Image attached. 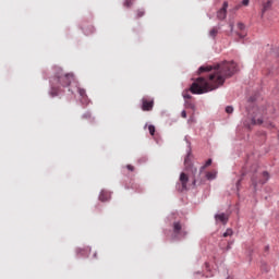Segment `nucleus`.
<instances>
[{
	"mask_svg": "<svg viewBox=\"0 0 279 279\" xmlns=\"http://www.w3.org/2000/svg\"><path fill=\"white\" fill-rule=\"evenodd\" d=\"M179 182H180V183L177 184L178 191H180V192L182 193L183 191H187V190H189V187H187V184H189V174L182 172V173L180 174Z\"/></svg>",
	"mask_w": 279,
	"mask_h": 279,
	"instance_id": "obj_4",
	"label": "nucleus"
},
{
	"mask_svg": "<svg viewBox=\"0 0 279 279\" xmlns=\"http://www.w3.org/2000/svg\"><path fill=\"white\" fill-rule=\"evenodd\" d=\"M195 184H197V179L193 180V186H195Z\"/></svg>",
	"mask_w": 279,
	"mask_h": 279,
	"instance_id": "obj_30",
	"label": "nucleus"
},
{
	"mask_svg": "<svg viewBox=\"0 0 279 279\" xmlns=\"http://www.w3.org/2000/svg\"><path fill=\"white\" fill-rule=\"evenodd\" d=\"M226 16H228V2H223L222 8L217 12L219 21L226 20Z\"/></svg>",
	"mask_w": 279,
	"mask_h": 279,
	"instance_id": "obj_7",
	"label": "nucleus"
},
{
	"mask_svg": "<svg viewBox=\"0 0 279 279\" xmlns=\"http://www.w3.org/2000/svg\"><path fill=\"white\" fill-rule=\"evenodd\" d=\"M226 112H227V114H232V112H234V108L232 106H228L226 108Z\"/></svg>",
	"mask_w": 279,
	"mask_h": 279,
	"instance_id": "obj_21",
	"label": "nucleus"
},
{
	"mask_svg": "<svg viewBox=\"0 0 279 279\" xmlns=\"http://www.w3.org/2000/svg\"><path fill=\"white\" fill-rule=\"evenodd\" d=\"M194 172L197 173V168H194Z\"/></svg>",
	"mask_w": 279,
	"mask_h": 279,
	"instance_id": "obj_33",
	"label": "nucleus"
},
{
	"mask_svg": "<svg viewBox=\"0 0 279 279\" xmlns=\"http://www.w3.org/2000/svg\"><path fill=\"white\" fill-rule=\"evenodd\" d=\"M269 181V172L264 171L262 173L253 174L252 177V185L254 186L255 191L258 186H263V184H267Z\"/></svg>",
	"mask_w": 279,
	"mask_h": 279,
	"instance_id": "obj_3",
	"label": "nucleus"
},
{
	"mask_svg": "<svg viewBox=\"0 0 279 279\" xmlns=\"http://www.w3.org/2000/svg\"><path fill=\"white\" fill-rule=\"evenodd\" d=\"M83 119H90V113H85V114L83 116Z\"/></svg>",
	"mask_w": 279,
	"mask_h": 279,
	"instance_id": "obj_27",
	"label": "nucleus"
},
{
	"mask_svg": "<svg viewBox=\"0 0 279 279\" xmlns=\"http://www.w3.org/2000/svg\"><path fill=\"white\" fill-rule=\"evenodd\" d=\"M142 110L144 112H151L154 110V98H142Z\"/></svg>",
	"mask_w": 279,
	"mask_h": 279,
	"instance_id": "obj_6",
	"label": "nucleus"
},
{
	"mask_svg": "<svg viewBox=\"0 0 279 279\" xmlns=\"http://www.w3.org/2000/svg\"><path fill=\"white\" fill-rule=\"evenodd\" d=\"M258 114H254L251 119L244 121L245 128L252 130V125H263V118H257Z\"/></svg>",
	"mask_w": 279,
	"mask_h": 279,
	"instance_id": "obj_5",
	"label": "nucleus"
},
{
	"mask_svg": "<svg viewBox=\"0 0 279 279\" xmlns=\"http://www.w3.org/2000/svg\"><path fill=\"white\" fill-rule=\"evenodd\" d=\"M217 34H219V29H217L216 27L211 28L210 32H209V36L211 38H216Z\"/></svg>",
	"mask_w": 279,
	"mask_h": 279,
	"instance_id": "obj_14",
	"label": "nucleus"
},
{
	"mask_svg": "<svg viewBox=\"0 0 279 279\" xmlns=\"http://www.w3.org/2000/svg\"><path fill=\"white\" fill-rule=\"evenodd\" d=\"M213 165V159H208L204 166L201 167V172L206 169V167H210Z\"/></svg>",
	"mask_w": 279,
	"mask_h": 279,
	"instance_id": "obj_17",
	"label": "nucleus"
},
{
	"mask_svg": "<svg viewBox=\"0 0 279 279\" xmlns=\"http://www.w3.org/2000/svg\"><path fill=\"white\" fill-rule=\"evenodd\" d=\"M73 82H75V75L73 73H64L62 69L58 68L50 80V97H58L62 93V88L71 86Z\"/></svg>",
	"mask_w": 279,
	"mask_h": 279,
	"instance_id": "obj_2",
	"label": "nucleus"
},
{
	"mask_svg": "<svg viewBox=\"0 0 279 279\" xmlns=\"http://www.w3.org/2000/svg\"><path fill=\"white\" fill-rule=\"evenodd\" d=\"M136 14H137V19H141L142 16H145V10L138 9V10L136 11Z\"/></svg>",
	"mask_w": 279,
	"mask_h": 279,
	"instance_id": "obj_20",
	"label": "nucleus"
},
{
	"mask_svg": "<svg viewBox=\"0 0 279 279\" xmlns=\"http://www.w3.org/2000/svg\"><path fill=\"white\" fill-rule=\"evenodd\" d=\"M231 32L234 29V24H230Z\"/></svg>",
	"mask_w": 279,
	"mask_h": 279,
	"instance_id": "obj_31",
	"label": "nucleus"
},
{
	"mask_svg": "<svg viewBox=\"0 0 279 279\" xmlns=\"http://www.w3.org/2000/svg\"><path fill=\"white\" fill-rule=\"evenodd\" d=\"M213 71V66H201L198 69V73H205V72H210Z\"/></svg>",
	"mask_w": 279,
	"mask_h": 279,
	"instance_id": "obj_12",
	"label": "nucleus"
},
{
	"mask_svg": "<svg viewBox=\"0 0 279 279\" xmlns=\"http://www.w3.org/2000/svg\"><path fill=\"white\" fill-rule=\"evenodd\" d=\"M242 5H250V0H243Z\"/></svg>",
	"mask_w": 279,
	"mask_h": 279,
	"instance_id": "obj_26",
	"label": "nucleus"
},
{
	"mask_svg": "<svg viewBox=\"0 0 279 279\" xmlns=\"http://www.w3.org/2000/svg\"><path fill=\"white\" fill-rule=\"evenodd\" d=\"M238 28L243 32V29H245V24L243 23H238Z\"/></svg>",
	"mask_w": 279,
	"mask_h": 279,
	"instance_id": "obj_24",
	"label": "nucleus"
},
{
	"mask_svg": "<svg viewBox=\"0 0 279 279\" xmlns=\"http://www.w3.org/2000/svg\"><path fill=\"white\" fill-rule=\"evenodd\" d=\"M264 128H268V129H274V128H276L275 125H274V123H271V122H265L264 123Z\"/></svg>",
	"mask_w": 279,
	"mask_h": 279,
	"instance_id": "obj_22",
	"label": "nucleus"
},
{
	"mask_svg": "<svg viewBox=\"0 0 279 279\" xmlns=\"http://www.w3.org/2000/svg\"><path fill=\"white\" fill-rule=\"evenodd\" d=\"M183 97H184V99H191V95H189V94H184Z\"/></svg>",
	"mask_w": 279,
	"mask_h": 279,
	"instance_id": "obj_28",
	"label": "nucleus"
},
{
	"mask_svg": "<svg viewBox=\"0 0 279 279\" xmlns=\"http://www.w3.org/2000/svg\"><path fill=\"white\" fill-rule=\"evenodd\" d=\"M94 258H97V253L94 254Z\"/></svg>",
	"mask_w": 279,
	"mask_h": 279,
	"instance_id": "obj_34",
	"label": "nucleus"
},
{
	"mask_svg": "<svg viewBox=\"0 0 279 279\" xmlns=\"http://www.w3.org/2000/svg\"><path fill=\"white\" fill-rule=\"evenodd\" d=\"M126 169H128L129 171H134V166L128 165V166H126Z\"/></svg>",
	"mask_w": 279,
	"mask_h": 279,
	"instance_id": "obj_25",
	"label": "nucleus"
},
{
	"mask_svg": "<svg viewBox=\"0 0 279 279\" xmlns=\"http://www.w3.org/2000/svg\"><path fill=\"white\" fill-rule=\"evenodd\" d=\"M133 3H134V0H125L124 8H132Z\"/></svg>",
	"mask_w": 279,
	"mask_h": 279,
	"instance_id": "obj_19",
	"label": "nucleus"
},
{
	"mask_svg": "<svg viewBox=\"0 0 279 279\" xmlns=\"http://www.w3.org/2000/svg\"><path fill=\"white\" fill-rule=\"evenodd\" d=\"M274 1L268 0L266 3H264L263 5V14H265V12H267V10H269V8H271Z\"/></svg>",
	"mask_w": 279,
	"mask_h": 279,
	"instance_id": "obj_11",
	"label": "nucleus"
},
{
	"mask_svg": "<svg viewBox=\"0 0 279 279\" xmlns=\"http://www.w3.org/2000/svg\"><path fill=\"white\" fill-rule=\"evenodd\" d=\"M181 117H182L183 119H186V112H185V111H182V112H181Z\"/></svg>",
	"mask_w": 279,
	"mask_h": 279,
	"instance_id": "obj_29",
	"label": "nucleus"
},
{
	"mask_svg": "<svg viewBox=\"0 0 279 279\" xmlns=\"http://www.w3.org/2000/svg\"><path fill=\"white\" fill-rule=\"evenodd\" d=\"M239 37H240V38H245V35L239 34Z\"/></svg>",
	"mask_w": 279,
	"mask_h": 279,
	"instance_id": "obj_32",
	"label": "nucleus"
},
{
	"mask_svg": "<svg viewBox=\"0 0 279 279\" xmlns=\"http://www.w3.org/2000/svg\"><path fill=\"white\" fill-rule=\"evenodd\" d=\"M173 232L177 234V236H186V231L182 229V225L180 222L173 223Z\"/></svg>",
	"mask_w": 279,
	"mask_h": 279,
	"instance_id": "obj_8",
	"label": "nucleus"
},
{
	"mask_svg": "<svg viewBox=\"0 0 279 279\" xmlns=\"http://www.w3.org/2000/svg\"><path fill=\"white\" fill-rule=\"evenodd\" d=\"M232 234H233L232 229H227V231L223 233V236H225V238H226V236H232Z\"/></svg>",
	"mask_w": 279,
	"mask_h": 279,
	"instance_id": "obj_23",
	"label": "nucleus"
},
{
	"mask_svg": "<svg viewBox=\"0 0 279 279\" xmlns=\"http://www.w3.org/2000/svg\"><path fill=\"white\" fill-rule=\"evenodd\" d=\"M206 178L207 180H215V178H217V172H207Z\"/></svg>",
	"mask_w": 279,
	"mask_h": 279,
	"instance_id": "obj_16",
	"label": "nucleus"
},
{
	"mask_svg": "<svg viewBox=\"0 0 279 279\" xmlns=\"http://www.w3.org/2000/svg\"><path fill=\"white\" fill-rule=\"evenodd\" d=\"M236 73V63L234 61H225L218 64L206 80L205 77H198L190 87L192 95H204V93H210V90L217 89L218 86H223L226 77H232Z\"/></svg>",
	"mask_w": 279,
	"mask_h": 279,
	"instance_id": "obj_1",
	"label": "nucleus"
},
{
	"mask_svg": "<svg viewBox=\"0 0 279 279\" xmlns=\"http://www.w3.org/2000/svg\"><path fill=\"white\" fill-rule=\"evenodd\" d=\"M184 165L186 169H191V157L189 155L184 159Z\"/></svg>",
	"mask_w": 279,
	"mask_h": 279,
	"instance_id": "obj_15",
	"label": "nucleus"
},
{
	"mask_svg": "<svg viewBox=\"0 0 279 279\" xmlns=\"http://www.w3.org/2000/svg\"><path fill=\"white\" fill-rule=\"evenodd\" d=\"M148 131H149V134L150 136H154L156 134V126L154 125H148Z\"/></svg>",
	"mask_w": 279,
	"mask_h": 279,
	"instance_id": "obj_18",
	"label": "nucleus"
},
{
	"mask_svg": "<svg viewBox=\"0 0 279 279\" xmlns=\"http://www.w3.org/2000/svg\"><path fill=\"white\" fill-rule=\"evenodd\" d=\"M112 197V194L109 191L102 190L99 195L100 202H108Z\"/></svg>",
	"mask_w": 279,
	"mask_h": 279,
	"instance_id": "obj_9",
	"label": "nucleus"
},
{
	"mask_svg": "<svg viewBox=\"0 0 279 279\" xmlns=\"http://www.w3.org/2000/svg\"><path fill=\"white\" fill-rule=\"evenodd\" d=\"M77 93L81 95L82 99H86V89L77 87Z\"/></svg>",
	"mask_w": 279,
	"mask_h": 279,
	"instance_id": "obj_13",
	"label": "nucleus"
},
{
	"mask_svg": "<svg viewBox=\"0 0 279 279\" xmlns=\"http://www.w3.org/2000/svg\"><path fill=\"white\" fill-rule=\"evenodd\" d=\"M216 221H221V223L226 225L228 223V215L226 214H217L215 216Z\"/></svg>",
	"mask_w": 279,
	"mask_h": 279,
	"instance_id": "obj_10",
	"label": "nucleus"
}]
</instances>
